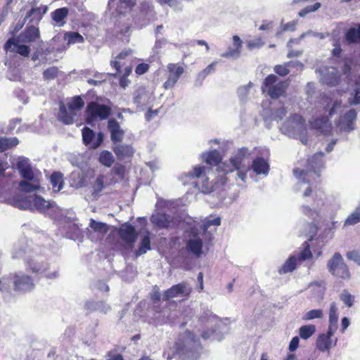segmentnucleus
<instances>
[{
    "mask_svg": "<svg viewBox=\"0 0 360 360\" xmlns=\"http://www.w3.org/2000/svg\"><path fill=\"white\" fill-rule=\"evenodd\" d=\"M212 172L210 168L206 169L204 166H195L192 171L186 174V176L193 180L195 187L203 193H210L226 184L227 178L224 173L219 174L212 181H210L208 175Z\"/></svg>",
    "mask_w": 360,
    "mask_h": 360,
    "instance_id": "1",
    "label": "nucleus"
},
{
    "mask_svg": "<svg viewBox=\"0 0 360 360\" xmlns=\"http://www.w3.org/2000/svg\"><path fill=\"white\" fill-rule=\"evenodd\" d=\"M131 54V50H124L111 60L110 65L115 72L111 75L116 77L120 75L119 84L120 87L126 88L130 81L128 77L131 74L133 65L129 57Z\"/></svg>",
    "mask_w": 360,
    "mask_h": 360,
    "instance_id": "2",
    "label": "nucleus"
},
{
    "mask_svg": "<svg viewBox=\"0 0 360 360\" xmlns=\"http://www.w3.org/2000/svg\"><path fill=\"white\" fill-rule=\"evenodd\" d=\"M324 153L323 152H318L313 155L309 157L307 160V170L300 168L293 169L294 175L297 178H302L304 182L309 183V181L305 177L308 175L309 172L313 171L319 177V172L321 169L323 167V158Z\"/></svg>",
    "mask_w": 360,
    "mask_h": 360,
    "instance_id": "3",
    "label": "nucleus"
},
{
    "mask_svg": "<svg viewBox=\"0 0 360 360\" xmlns=\"http://www.w3.org/2000/svg\"><path fill=\"white\" fill-rule=\"evenodd\" d=\"M327 267L329 272L337 278L349 280L351 277L349 267L340 252H335L328 261Z\"/></svg>",
    "mask_w": 360,
    "mask_h": 360,
    "instance_id": "4",
    "label": "nucleus"
},
{
    "mask_svg": "<svg viewBox=\"0 0 360 360\" xmlns=\"http://www.w3.org/2000/svg\"><path fill=\"white\" fill-rule=\"evenodd\" d=\"M111 111L110 107L91 101L88 103L86 108V122L92 124L98 118L101 120H105L110 116Z\"/></svg>",
    "mask_w": 360,
    "mask_h": 360,
    "instance_id": "5",
    "label": "nucleus"
},
{
    "mask_svg": "<svg viewBox=\"0 0 360 360\" xmlns=\"http://www.w3.org/2000/svg\"><path fill=\"white\" fill-rule=\"evenodd\" d=\"M250 155L248 149L246 148H241L238 150L237 153L230 158V162L232 165L233 168H229L226 166V168L222 169V172L226 175L229 172H231L233 170L245 169L246 170V165L245 164V160L247 159Z\"/></svg>",
    "mask_w": 360,
    "mask_h": 360,
    "instance_id": "6",
    "label": "nucleus"
},
{
    "mask_svg": "<svg viewBox=\"0 0 360 360\" xmlns=\"http://www.w3.org/2000/svg\"><path fill=\"white\" fill-rule=\"evenodd\" d=\"M289 84V79H281L276 75L270 74L263 80L262 90H286Z\"/></svg>",
    "mask_w": 360,
    "mask_h": 360,
    "instance_id": "7",
    "label": "nucleus"
},
{
    "mask_svg": "<svg viewBox=\"0 0 360 360\" xmlns=\"http://www.w3.org/2000/svg\"><path fill=\"white\" fill-rule=\"evenodd\" d=\"M192 292V288L186 282H181L172 285L170 288L163 292V300L167 301L172 298L176 297L181 295L185 298H188Z\"/></svg>",
    "mask_w": 360,
    "mask_h": 360,
    "instance_id": "8",
    "label": "nucleus"
},
{
    "mask_svg": "<svg viewBox=\"0 0 360 360\" xmlns=\"http://www.w3.org/2000/svg\"><path fill=\"white\" fill-rule=\"evenodd\" d=\"M12 278L13 280L14 290L16 291H29L34 286L32 277L25 274L15 273L13 274Z\"/></svg>",
    "mask_w": 360,
    "mask_h": 360,
    "instance_id": "9",
    "label": "nucleus"
},
{
    "mask_svg": "<svg viewBox=\"0 0 360 360\" xmlns=\"http://www.w3.org/2000/svg\"><path fill=\"white\" fill-rule=\"evenodd\" d=\"M82 141L85 146H90L91 148L96 149L98 148L103 141V134L98 132L95 141L94 131L87 127H84L82 130Z\"/></svg>",
    "mask_w": 360,
    "mask_h": 360,
    "instance_id": "10",
    "label": "nucleus"
},
{
    "mask_svg": "<svg viewBox=\"0 0 360 360\" xmlns=\"http://www.w3.org/2000/svg\"><path fill=\"white\" fill-rule=\"evenodd\" d=\"M167 70L169 74L167 81L164 83V87L165 89H171L174 86L184 72V68L177 63H169L167 65Z\"/></svg>",
    "mask_w": 360,
    "mask_h": 360,
    "instance_id": "11",
    "label": "nucleus"
},
{
    "mask_svg": "<svg viewBox=\"0 0 360 360\" xmlns=\"http://www.w3.org/2000/svg\"><path fill=\"white\" fill-rule=\"evenodd\" d=\"M118 234L120 238L129 244L131 248H133L138 236L134 226L129 223L122 224L118 230Z\"/></svg>",
    "mask_w": 360,
    "mask_h": 360,
    "instance_id": "12",
    "label": "nucleus"
},
{
    "mask_svg": "<svg viewBox=\"0 0 360 360\" xmlns=\"http://www.w3.org/2000/svg\"><path fill=\"white\" fill-rule=\"evenodd\" d=\"M4 50L8 52L17 53L22 56L27 57L30 53V48L25 44H19L18 39L9 38L4 45Z\"/></svg>",
    "mask_w": 360,
    "mask_h": 360,
    "instance_id": "13",
    "label": "nucleus"
},
{
    "mask_svg": "<svg viewBox=\"0 0 360 360\" xmlns=\"http://www.w3.org/2000/svg\"><path fill=\"white\" fill-rule=\"evenodd\" d=\"M110 185L106 181V176L104 174H98L92 181L90 182L91 195L92 198L97 200L103 194L104 188Z\"/></svg>",
    "mask_w": 360,
    "mask_h": 360,
    "instance_id": "14",
    "label": "nucleus"
},
{
    "mask_svg": "<svg viewBox=\"0 0 360 360\" xmlns=\"http://www.w3.org/2000/svg\"><path fill=\"white\" fill-rule=\"evenodd\" d=\"M357 112L354 109H351L346 112L343 116L340 118L339 125L341 129L345 131H351L355 128V121L356 120Z\"/></svg>",
    "mask_w": 360,
    "mask_h": 360,
    "instance_id": "15",
    "label": "nucleus"
},
{
    "mask_svg": "<svg viewBox=\"0 0 360 360\" xmlns=\"http://www.w3.org/2000/svg\"><path fill=\"white\" fill-rule=\"evenodd\" d=\"M202 158L206 164L210 166H217V170L219 172H222V169L226 168L224 164L220 165L221 163L222 157L217 150H213L203 153Z\"/></svg>",
    "mask_w": 360,
    "mask_h": 360,
    "instance_id": "16",
    "label": "nucleus"
},
{
    "mask_svg": "<svg viewBox=\"0 0 360 360\" xmlns=\"http://www.w3.org/2000/svg\"><path fill=\"white\" fill-rule=\"evenodd\" d=\"M108 128L110 133V139L114 143H120L122 141L124 131L120 128L119 122L115 119H110L108 122Z\"/></svg>",
    "mask_w": 360,
    "mask_h": 360,
    "instance_id": "17",
    "label": "nucleus"
},
{
    "mask_svg": "<svg viewBox=\"0 0 360 360\" xmlns=\"http://www.w3.org/2000/svg\"><path fill=\"white\" fill-rule=\"evenodd\" d=\"M48 8L45 5H41L37 7H32L29 10L25 15V21L30 20L31 23L38 24L42 19L44 15L47 12Z\"/></svg>",
    "mask_w": 360,
    "mask_h": 360,
    "instance_id": "18",
    "label": "nucleus"
},
{
    "mask_svg": "<svg viewBox=\"0 0 360 360\" xmlns=\"http://www.w3.org/2000/svg\"><path fill=\"white\" fill-rule=\"evenodd\" d=\"M152 222L160 229H168L174 224L173 217L165 213H158L152 218Z\"/></svg>",
    "mask_w": 360,
    "mask_h": 360,
    "instance_id": "19",
    "label": "nucleus"
},
{
    "mask_svg": "<svg viewBox=\"0 0 360 360\" xmlns=\"http://www.w3.org/2000/svg\"><path fill=\"white\" fill-rule=\"evenodd\" d=\"M233 47H229L228 50L222 53L224 58H237L240 56L242 49V41L237 35L233 37Z\"/></svg>",
    "mask_w": 360,
    "mask_h": 360,
    "instance_id": "20",
    "label": "nucleus"
},
{
    "mask_svg": "<svg viewBox=\"0 0 360 360\" xmlns=\"http://www.w3.org/2000/svg\"><path fill=\"white\" fill-rule=\"evenodd\" d=\"M40 37L39 28L34 25L27 26L20 34L21 41L31 43L35 41Z\"/></svg>",
    "mask_w": 360,
    "mask_h": 360,
    "instance_id": "21",
    "label": "nucleus"
},
{
    "mask_svg": "<svg viewBox=\"0 0 360 360\" xmlns=\"http://www.w3.org/2000/svg\"><path fill=\"white\" fill-rule=\"evenodd\" d=\"M335 330H328L326 334L322 333L319 335L316 340V347L321 352L328 351L331 347V336L335 333Z\"/></svg>",
    "mask_w": 360,
    "mask_h": 360,
    "instance_id": "22",
    "label": "nucleus"
},
{
    "mask_svg": "<svg viewBox=\"0 0 360 360\" xmlns=\"http://www.w3.org/2000/svg\"><path fill=\"white\" fill-rule=\"evenodd\" d=\"M27 264L29 269L32 273L41 274L48 278H53L57 276L56 272L52 273L51 274L46 273V270L48 269L47 264H38L33 261H29Z\"/></svg>",
    "mask_w": 360,
    "mask_h": 360,
    "instance_id": "23",
    "label": "nucleus"
},
{
    "mask_svg": "<svg viewBox=\"0 0 360 360\" xmlns=\"http://www.w3.org/2000/svg\"><path fill=\"white\" fill-rule=\"evenodd\" d=\"M51 204L46 201L41 196L34 194L32 200V210H37L40 212H45L51 208Z\"/></svg>",
    "mask_w": 360,
    "mask_h": 360,
    "instance_id": "24",
    "label": "nucleus"
},
{
    "mask_svg": "<svg viewBox=\"0 0 360 360\" xmlns=\"http://www.w3.org/2000/svg\"><path fill=\"white\" fill-rule=\"evenodd\" d=\"M328 322V329L336 331L338 323V309L336 303L334 302L330 305Z\"/></svg>",
    "mask_w": 360,
    "mask_h": 360,
    "instance_id": "25",
    "label": "nucleus"
},
{
    "mask_svg": "<svg viewBox=\"0 0 360 360\" xmlns=\"http://www.w3.org/2000/svg\"><path fill=\"white\" fill-rule=\"evenodd\" d=\"M252 169L257 174H267L269 169L268 162L262 157L256 158L252 164Z\"/></svg>",
    "mask_w": 360,
    "mask_h": 360,
    "instance_id": "26",
    "label": "nucleus"
},
{
    "mask_svg": "<svg viewBox=\"0 0 360 360\" xmlns=\"http://www.w3.org/2000/svg\"><path fill=\"white\" fill-rule=\"evenodd\" d=\"M32 195H18L13 199L14 205L21 210H32Z\"/></svg>",
    "mask_w": 360,
    "mask_h": 360,
    "instance_id": "27",
    "label": "nucleus"
},
{
    "mask_svg": "<svg viewBox=\"0 0 360 360\" xmlns=\"http://www.w3.org/2000/svg\"><path fill=\"white\" fill-rule=\"evenodd\" d=\"M297 259L295 256H290L284 264L279 267L278 272L279 274H285L288 273L292 272L297 267Z\"/></svg>",
    "mask_w": 360,
    "mask_h": 360,
    "instance_id": "28",
    "label": "nucleus"
},
{
    "mask_svg": "<svg viewBox=\"0 0 360 360\" xmlns=\"http://www.w3.org/2000/svg\"><path fill=\"white\" fill-rule=\"evenodd\" d=\"M50 182L54 192H59L64 185L63 175L60 172H54L50 176Z\"/></svg>",
    "mask_w": 360,
    "mask_h": 360,
    "instance_id": "29",
    "label": "nucleus"
},
{
    "mask_svg": "<svg viewBox=\"0 0 360 360\" xmlns=\"http://www.w3.org/2000/svg\"><path fill=\"white\" fill-rule=\"evenodd\" d=\"M151 249V241L150 238V233L147 231L146 234L142 238L138 249L135 251L134 254L136 257H138Z\"/></svg>",
    "mask_w": 360,
    "mask_h": 360,
    "instance_id": "30",
    "label": "nucleus"
},
{
    "mask_svg": "<svg viewBox=\"0 0 360 360\" xmlns=\"http://www.w3.org/2000/svg\"><path fill=\"white\" fill-rule=\"evenodd\" d=\"M113 151L120 159L131 157L134 154L133 148L127 145H118L114 148Z\"/></svg>",
    "mask_w": 360,
    "mask_h": 360,
    "instance_id": "31",
    "label": "nucleus"
},
{
    "mask_svg": "<svg viewBox=\"0 0 360 360\" xmlns=\"http://www.w3.org/2000/svg\"><path fill=\"white\" fill-rule=\"evenodd\" d=\"M345 40L348 44L360 43V24L357 29L349 28L345 33Z\"/></svg>",
    "mask_w": 360,
    "mask_h": 360,
    "instance_id": "32",
    "label": "nucleus"
},
{
    "mask_svg": "<svg viewBox=\"0 0 360 360\" xmlns=\"http://www.w3.org/2000/svg\"><path fill=\"white\" fill-rule=\"evenodd\" d=\"M188 250L195 255L199 257L202 253V242L200 239H191L187 243Z\"/></svg>",
    "mask_w": 360,
    "mask_h": 360,
    "instance_id": "33",
    "label": "nucleus"
},
{
    "mask_svg": "<svg viewBox=\"0 0 360 360\" xmlns=\"http://www.w3.org/2000/svg\"><path fill=\"white\" fill-rule=\"evenodd\" d=\"M17 166L23 179L27 181H32L34 179V172L30 165H25L22 162H18Z\"/></svg>",
    "mask_w": 360,
    "mask_h": 360,
    "instance_id": "34",
    "label": "nucleus"
},
{
    "mask_svg": "<svg viewBox=\"0 0 360 360\" xmlns=\"http://www.w3.org/2000/svg\"><path fill=\"white\" fill-rule=\"evenodd\" d=\"M300 249V252L297 258L299 262L306 261L312 258L313 255L310 250V245L307 241L304 242Z\"/></svg>",
    "mask_w": 360,
    "mask_h": 360,
    "instance_id": "35",
    "label": "nucleus"
},
{
    "mask_svg": "<svg viewBox=\"0 0 360 360\" xmlns=\"http://www.w3.org/2000/svg\"><path fill=\"white\" fill-rule=\"evenodd\" d=\"M111 75L112 74L95 72L93 75V78L88 79L87 82L91 86H99L103 83H106L108 77L112 76Z\"/></svg>",
    "mask_w": 360,
    "mask_h": 360,
    "instance_id": "36",
    "label": "nucleus"
},
{
    "mask_svg": "<svg viewBox=\"0 0 360 360\" xmlns=\"http://www.w3.org/2000/svg\"><path fill=\"white\" fill-rule=\"evenodd\" d=\"M19 141L16 137L0 138V152H4L13 147L16 146Z\"/></svg>",
    "mask_w": 360,
    "mask_h": 360,
    "instance_id": "37",
    "label": "nucleus"
},
{
    "mask_svg": "<svg viewBox=\"0 0 360 360\" xmlns=\"http://www.w3.org/2000/svg\"><path fill=\"white\" fill-rule=\"evenodd\" d=\"M98 162L107 167H110L115 162L112 154L108 150H103L99 155Z\"/></svg>",
    "mask_w": 360,
    "mask_h": 360,
    "instance_id": "38",
    "label": "nucleus"
},
{
    "mask_svg": "<svg viewBox=\"0 0 360 360\" xmlns=\"http://www.w3.org/2000/svg\"><path fill=\"white\" fill-rule=\"evenodd\" d=\"M58 119L65 124H70L74 121L73 117L68 113L63 103L60 105Z\"/></svg>",
    "mask_w": 360,
    "mask_h": 360,
    "instance_id": "39",
    "label": "nucleus"
},
{
    "mask_svg": "<svg viewBox=\"0 0 360 360\" xmlns=\"http://www.w3.org/2000/svg\"><path fill=\"white\" fill-rule=\"evenodd\" d=\"M328 117L321 116L320 117L314 119L311 122V125L312 128L323 131V129L328 127Z\"/></svg>",
    "mask_w": 360,
    "mask_h": 360,
    "instance_id": "40",
    "label": "nucleus"
},
{
    "mask_svg": "<svg viewBox=\"0 0 360 360\" xmlns=\"http://www.w3.org/2000/svg\"><path fill=\"white\" fill-rule=\"evenodd\" d=\"M360 221V206L357 207L355 210L350 214L344 222L345 226H353Z\"/></svg>",
    "mask_w": 360,
    "mask_h": 360,
    "instance_id": "41",
    "label": "nucleus"
},
{
    "mask_svg": "<svg viewBox=\"0 0 360 360\" xmlns=\"http://www.w3.org/2000/svg\"><path fill=\"white\" fill-rule=\"evenodd\" d=\"M292 63V62H287L283 64L276 65L274 67V71L279 77H284L290 73L289 67L291 66Z\"/></svg>",
    "mask_w": 360,
    "mask_h": 360,
    "instance_id": "42",
    "label": "nucleus"
},
{
    "mask_svg": "<svg viewBox=\"0 0 360 360\" xmlns=\"http://www.w3.org/2000/svg\"><path fill=\"white\" fill-rule=\"evenodd\" d=\"M68 12L66 7L58 8L51 13V17L55 22L60 23L68 16Z\"/></svg>",
    "mask_w": 360,
    "mask_h": 360,
    "instance_id": "43",
    "label": "nucleus"
},
{
    "mask_svg": "<svg viewBox=\"0 0 360 360\" xmlns=\"http://www.w3.org/2000/svg\"><path fill=\"white\" fill-rule=\"evenodd\" d=\"M89 226L95 232L102 234H105L108 231V227L106 224L96 221L93 219L90 220Z\"/></svg>",
    "mask_w": 360,
    "mask_h": 360,
    "instance_id": "44",
    "label": "nucleus"
},
{
    "mask_svg": "<svg viewBox=\"0 0 360 360\" xmlns=\"http://www.w3.org/2000/svg\"><path fill=\"white\" fill-rule=\"evenodd\" d=\"M315 332L316 327L312 324L303 326L300 328V335L304 340L309 338Z\"/></svg>",
    "mask_w": 360,
    "mask_h": 360,
    "instance_id": "45",
    "label": "nucleus"
},
{
    "mask_svg": "<svg viewBox=\"0 0 360 360\" xmlns=\"http://www.w3.org/2000/svg\"><path fill=\"white\" fill-rule=\"evenodd\" d=\"M84 105V103L81 96H75L72 101L68 103V106L70 111L81 110Z\"/></svg>",
    "mask_w": 360,
    "mask_h": 360,
    "instance_id": "46",
    "label": "nucleus"
},
{
    "mask_svg": "<svg viewBox=\"0 0 360 360\" xmlns=\"http://www.w3.org/2000/svg\"><path fill=\"white\" fill-rule=\"evenodd\" d=\"M288 121L292 124H295V127L298 128L304 127L306 124L304 118L297 113L290 115L288 118Z\"/></svg>",
    "mask_w": 360,
    "mask_h": 360,
    "instance_id": "47",
    "label": "nucleus"
},
{
    "mask_svg": "<svg viewBox=\"0 0 360 360\" xmlns=\"http://www.w3.org/2000/svg\"><path fill=\"white\" fill-rule=\"evenodd\" d=\"M65 37L68 44L82 43L84 40L79 33L75 32H67Z\"/></svg>",
    "mask_w": 360,
    "mask_h": 360,
    "instance_id": "48",
    "label": "nucleus"
},
{
    "mask_svg": "<svg viewBox=\"0 0 360 360\" xmlns=\"http://www.w3.org/2000/svg\"><path fill=\"white\" fill-rule=\"evenodd\" d=\"M58 76V68L53 66L46 69L43 72V78L44 80H53Z\"/></svg>",
    "mask_w": 360,
    "mask_h": 360,
    "instance_id": "49",
    "label": "nucleus"
},
{
    "mask_svg": "<svg viewBox=\"0 0 360 360\" xmlns=\"http://www.w3.org/2000/svg\"><path fill=\"white\" fill-rule=\"evenodd\" d=\"M323 316V311L321 309H312L304 315L303 319L306 321L312 320L314 319H321Z\"/></svg>",
    "mask_w": 360,
    "mask_h": 360,
    "instance_id": "50",
    "label": "nucleus"
},
{
    "mask_svg": "<svg viewBox=\"0 0 360 360\" xmlns=\"http://www.w3.org/2000/svg\"><path fill=\"white\" fill-rule=\"evenodd\" d=\"M346 257L348 260L352 261L360 266V250H353L346 253Z\"/></svg>",
    "mask_w": 360,
    "mask_h": 360,
    "instance_id": "51",
    "label": "nucleus"
},
{
    "mask_svg": "<svg viewBox=\"0 0 360 360\" xmlns=\"http://www.w3.org/2000/svg\"><path fill=\"white\" fill-rule=\"evenodd\" d=\"M340 300L348 307H352L354 302V297L347 290L343 291L340 295Z\"/></svg>",
    "mask_w": 360,
    "mask_h": 360,
    "instance_id": "52",
    "label": "nucleus"
},
{
    "mask_svg": "<svg viewBox=\"0 0 360 360\" xmlns=\"http://www.w3.org/2000/svg\"><path fill=\"white\" fill-rule=\"evenodd\" d=\"M19 186L25 192H31L39 188V186L34 185L28 182L27 180L20 181Z\"/></svg>",
    "mask_w": 360,
    "mask_h": 360,
    "instance_id": "53",
    "label": "nucleus"
},
{
    "mask_svg": "<svg viewBox=\"0 0 360 360\" xmlns=\"http://www.w3.org/2000/svg\"><path fill=\"white\" fill-rule=\"evenodd\" d=\"M221 224V218L216 217L212 219H206L203 223V229L207 231L211 226H219Z\"/></svg>",
    "mask_w": 360,
    "mask_h": 360,
    "instance_id": "54",
    "label": "nucleus"
},
{
    "mask_svg": "<svg viewBox=\"0 0 360 360\" xmlns=\"http://www.w3.org/2000/svg\"><path fill=\"white\" fill-rule=\"evenodd\" d=\"M287 114V110L284 107H281L275 110L273 113L274 119L275 120L279 121L283 119Z\"/></svg>",
    "mask_w": 360,
    "mask_h": 360,
    "instance_id": "55",
    "label": "nucleus"
},
{
    "mask_svg": "<svg viewBox=\"0 0 360 360\" xmlns=\"http://www.w3.org/2000/svg\"><path fill=\"white\" fill-rule=\"evenodd\" d=\"M112 172L114 174L118 176L120 179H122L124 177L126 173L125 167L122 165L115 166L112 169Z\"/></svg>",
    "mask_w": 360,
    "mask_h": 360,
    "instance_id": "56",
    "label": "nucleus"
},
{
    "mask_svg": "<svg viewBox=\"0 0 360 360\" xmlns=\"http://www.w3.org/2000/svg\"><path fill=\"white\" fill-rule=\"evenodd\" d=\"M150 68V65L146 63H139L135 68V72L138 75H141L145 74L148 71Z\"/></svg>",
    "mask_w": 360,
    "mask_h": 360,
    "instance_id": "57",
    "label": "nucleus"
},
{
    "mask_svg": "<svg viewBox=\"0 0 360 360\" xmlns=\"http://www.w3.org/2000/svg\"><path fill=\"white\" fill-rule=\"evenodd\" d=\"M320 6H321V4L319 2H316L314 5L307 6L304 9L302 10L299 14L300 16H304L307 13L316 11L318 8H320Z\"/></svg>",
    "mask_w": 360,
    "mask_h": 360,
    "instance_id": "58",
    "label": "nucleus"
},
{
    "mask_svg": "<svg viewBox=\"0 0 360 360\" xmlns=\"http://www.w3.org/2000/svg\"><path fill=\"white\" fill-rule=\"evenodd\" d=\"M216 65H217V62H212L207 67H206L202 71H201L200 75L202 77H205L209 74H210L214 71Z\"/></svg>",
    "mask_w": 360,
    "mask_h": 360,
    "instance_id": "59",
    "label": "nucleus"
},
{
    "mask_svg": "<svg viewBox=\"0 0 360 360\" xmlns=\"http://www.w3.org/2000/svg\"><path fill=\"white\" fill-rule=\"evenodd\" d=\"M263 44H264V42L262 41V40L260 38L248 41V47L250 49H253L255 48H259Z\"/></svg>",
    "mask_w": 360,
    "mask_h": 360,
    "instance_id": "60",
    "label": "nucleus"
},
{
    "mask_svg": "<svg viewBox=\"0 0 360 360\" xmlns=\"http://www.w3.org/2000/svg\"><path fill=\"white\" fill-rule=\"evenodd\" d=\"M300 339L297 336L292 338L289 345V350L290 352L295 351L299 346Z\"/></svg>",
    "mask_w": 360,
    "mask_h": 360,
    "instance_id": "61",
    "label": "nucleus"
},
{
    "mask_svg": "<svg viewBox=\"0 0 360 360\" xmlns=\"http://www.w3.org/2000/svg\"><path fill=\"white\" fill-rule=\"evenodd\" d=\"M265 92L267 93L266 96H269L272 99H277L280 96L284 95V94L286 91H263V93H265Z\"/></svg>",
    "mask_w": 360,
    "mask_h": 360,
    "instance_id": "62",
    "label": "nucleus"
},
{
    "mask_svg": "<svg viewBox=\"0 0 360 360\" xmlns=\"http://www.w3.org/2000/svg\"><path fill=\"white\" fill-rule=\"evenodd\" d=\"M10 286V282L7 281L5 278L0 279V292L8 291Z\"/></svg>",
    "mask_w": 360,
    "mask_h": 360,
    "instance_id": "63",
    "label": "nucleus"
},
{
    "mask_svg": "<svg viewBox=\"0 0 360 360\" xmlns=\"http://www.w3.org/2000/svg\"><path fill=\"white\" fill-rule=\"evenodd\" d=\"M158 110H152L149 109L148 112L146 113V120L147 121H150L152 118H153L155 116H156L158 114Z\"/></svg>",
    "mask_w": 360,
    "mask_h": 360,
    "instance_id": "64",
    "label": "nucleus"
}]
</instances>
